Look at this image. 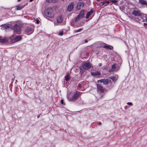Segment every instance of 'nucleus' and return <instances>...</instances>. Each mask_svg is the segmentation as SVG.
I'll return each mask as SVG.
<instances>
[{"mask_svg": "<svg viewBox=\"0 0 147 147\" xmlns=\"http://www.w3.org/2000/svg\"><path fill=\"white\" fill-rule=\"evenodd\" d=\"M45 17L49 19V18H53L54 14L53 9L50 8H48L44 11Z\"/></svg>", "mask_w": 147, "mask_h": 147, "instance_id": "obj_1", "label": "nucleus"}, {"mask_svg": "<svg viewBox=\"0 0 147 147\" xmlns=\"http://www.w3.org/2000/svg\"><path fill=\"white\" fill-rule=\"evenodd\" d=\"M71 92H69L67 95V98L70 101H75V100L80 95V92L77 91L72 96L71 95Z\"/></svg>", "mask_w": 147, "mask_h": 147, "instance_id": "obj_2", "label": "nucleus"}, {"mask_svg": "<svg viewBox=\"0 0 147 147\" xmlns=\"http://www.w3.org/2000/svg\"><path fill=\"white\" fill-rule=\"evenodd\" d=\"M91 66V65L90 63L87 62L83 63L82 65L83 68L85 69H90Z\"/></svg>", "mask_w": 147, "mask_h": 147, "instance_id": "obj_3", "label": "nucleus"}, {"mask_svg": "<svg viewBox=\"0 0 147 147\" xmlns=\"http://www.w3.org/2000/svg\"><path fill=\"white\" fill-rule=\"evenodd\" d=\"M34 31V30L31 28L28 27L25 30L26 34L27 35H29L32 34Z\"/></svg>", "mask_w": 147, "mask_h": 147, "instance_id": "obj_4", "label": "nucleus"}, {"mask_svg": "<svg viewBox=\"0 0 147 147\" xmlns=\"http://www.w3.org/2000/svg\"><path fill=\"white\" fill-rule=\"evenodd\" d=\"M84 14V11L83 10L81 11L79 14L78 16L76 19L75 20V21L77 22L82 18Z\"/></svg>", "mask_w": 147, "mask_h": 147, "instance_id": "obj_5", "label": "nucleus"}, {"mask_svg": "<svg viewBox=\"0 0 147 147\" xmlns=\"http://www.w3.org/2000/svg\"><path fill=\"white\" fill-rule=\"evenodd\" d=\"M84 14V11L83 10L81 11L79 14L78 16L76 19L75 20V21L77 22L82 18Z\"/></svg>", "mask_w": 147, "mask_h": 147, "instance_id": "obj_6", "label": "nucleus"}, {"mask_svg": "<svg viewBox=\"0 0 147 147\" xmlns=\"http://www.w3.org/2000/svg\"><path fill=\"white\" fill-rule=\"evenodd\" d=\"M14 30L17 32L18 34H20V27L17 24L15 25L13 27Z\"/></svg>", "mask_w": 147, "mask_h": 147, "instance_id": "obj_7", "label": "nucleus"}, {"mask_svg": "<svg viewBox=\"0 0 147 147\" xmlns=\"http://www.w3.org/2000/svg\"><path fill=\"white\" fill-rule=\"evenodd\" d=\"M96 86L98 91L101 92H104V89L102 86L98 84H97Z\"/></svg>", "mask_w": 147, "mask_h": 147, "instance_id": "obj_8", "label": "nucleus"}, {"mask_svg": "<svg viewBox=\"0 0 147 147\" xmlns=\"http://www.w3.org/2000/svg\"><path fill=\"white\" fill-rule=\"evenodd\" d=\"M132 14L136 16H139L141 15V13L140 11L135 10L133 11Z\"/></svg>", "mask_w": 147, "mask_h": 147, "instance_id": "obj_9", "label": "nucleus"}, {"mask_svg": "<svg viewBox=\"0 0 147 147\" xmlns=\"http://www.w3.org/2000/svg\"><path fill=\"white\" fill-rule=\"evenodd\" d=\"M84 5V3L81 2H79L77 5V8L78 10H80Z\"/></svg>", "mask_w": 147, "mask_h": 147, "instance_id": "obj_10", "label": "nucleus"}, {"mask_svg": "<svg viewBox=\"0 0 147 147\" xmlns=\"http://www.w3.org/2000/svg\"><path fill=\"white\" fill-rule=\"evenodd\" d=\"M8 40L7 38L0 36V42L2 43H5L7 42Z\"/></svg>", "mask_w": 147, "mask_h": 147, "instance_id": "obj_11", "label": "nucleus"}, {"mask_svg": "<svg viewBox=\"0 0 147 147\" xmlns=\"http://www.w3.org/2000/svg\"><path fill=\"white\" fill-rule=\"evenodd\" d=\"M62 17V15H60L57 18V21L58 23H59L62 22L63 21Z\"/></svg>", "mask_w": 147, "mask_h": 147, "instance_id": "obj_12", "label": "nucleus"}, {"mask_svg": "<svg viewBox=\"0 0 147 147\" xmlns=\"http://www.w3.org/2000/svg\"><path fill=\"white\" fill-rule=\"evenodd\" d=\"M91 74L93 76H97L100 75L101 72L100 71H98L96 72H91Z\"/></svg>", "mask_w": 147, "mask_h": 147, "instance_id": "obj_13", "label": "nucleus"}, {"mask_svg": "<svg viewBox=\"0 0 147 147\" xmlns=\"http://www.w3.org/2000/svg\"><path fill=\"white\" fill-rule=\"evenodd\" d=\"M116 65L115 64H113L112 65L111 69L109 70V72H110L115 71L116 69Z\"/></svg>", "mask_w": 147, "mask_h": 147, "instance_id": "obj_14", "label": "nucleus"}, {"mask_svg": "<svg viewBox=\"0 0 147 147\" xmlns=\"http://www.w3.org/2000/svg\"><path fill=\"white\" fill-rule=\"evenodd\" d=\"M111 80L108 79H104L103 84L104 85H108L109 83H110Z\"/></svg>", "mask_w": 147, "mask_h": 147, "instance_id": "obj_15", "label": "nucleus"}, {"mask_svg": "<svg viewBox=\"0 0 147 147\" xmlns=\"http://www.w3.org/2000/svg\"><path fill=\"white\" fill-rule=\"evenodd\" d=\"M73 6L72 3H70L68 7V10L69 11H71L73 8Z\"/></svg>", "mask_w": 147, "mask_h": 147, "instance_id": "obj_16", "label": "nucleus"}, {"mask_svg": "<svg viewBox=\"0 0 147 147\" xmlns=\"http://www.w3.org/2000/svg\"><path fill=\"white\" fill-rule=\"evenodd\" d=\"M21 39V36H17L15 38L14 40L15 42H17L20 40Z\"/></svg>", "mask_w": 147, "mask_h": 147, "instance_id": "obj_17", "label": "nucleus"}, {"mask_svg": "<svg viewBox=\"0 0 147 147\" xmlns=\"http://www.w3.org/2000/svg\"><path fill=\"white\" fill-rule=\"evenodd\" d=\"M103 47L105 49L111 50L113 48L112 46H110L107 44H105Z\"/></svg>", "mask_w": 147, "mask_h": 147, "instance_id": "obj_18", "label": "nucleus"}, {"mask_svg": "<svg viewBox=\"0 0 147 147\" xmlns=\"http://www.w3.org/2000/svg\"><path fill=\"white\" fill-rule=\"evenodd\" d=\"M139 3L142 5H147V3L145 0H139Z\"/></svg>", "mask_w": 147, "mask_h": 147, "instance_id": "obj_19", "label": "nucleus"}, {"mask_svg": "<svg viewBox=\"0 0 147 147\" xmlns=\"http://www.w3.org/2000/svg\"><path fill=\"white\" fill-rule=\"evenodd\" d=\"M93 11L91 9L90 11L88 12L87 13V16H86V19L88 18L89 16L91 15V14L93 13Z\"/></svg>", "mask_w": 147, "mask_h": 147, "instance_id": "obj_20", "label": "nucleus"}, {"mask_svg": "<svg viewBox=\"0 0 147 147\" xmlns=\"http://www.w3.org/2000/svg\"><path fill=\"white\" fill-rule=\"evenodd\" d=\"M23 6L22 5H17L16 7V10H19L23 8Z\"/></svg>", "mask_w": 147, "mask_h": 147, "instance_id": "obj_21", "label": "nucleus"}, {"mask_svg": "<svg viewBox=\"0 0 147 147\" xmlns=\"http://www.w3.org/2000/svg\"><path fill=\"white\" fill-rule=\"evenodd\" d=\"M65 80L66 81H68L70 79V77L69 74H68L65 77Z\"/></svg>", "mask_w": 147, "mask_h": 147, "instance_id": "obj_22", "label": "nucleus"}, {"mask_svg": "<svg viewBox=\"0 0 147 147\" xmlns=\"http://www.w3.org/2000/svg\"><path fill=\"white\" fill-rule=\"evenodd\" d=\"M111 78L115 82L118 79V77L116 76L112 77Z\"/></svg>", "mask_w": 147, "mask_h": 147, "instance_id": "obj_23", "label": "nucleus"}, {"mask_svg": "<svg viewBox=\"0 0 147 147\" xmlns=\"http://www.w3.org/2000/svg\"><path fill=\"white\" fill-rule=\"evenodd\" d=\"M110 2L113 3H116L117 2V1L116 0H111Z\"/></svg>", "mask_w": 147, "mask_h": 147, "instance_id": "obj_24", "label": "nucleus"}, {"mask_svg": "<svg viewBox=\"0 0 147 147\" xmlns=\"http://www.w3.org/2000/svg\"><path fill=\"white\" fill-rule=\"evenodd\" d=\"M63 31H60L59 32V34L60 36H62L63 35Z\"/></svg>", "mask_w": 147, "mask_h": 147, "instance_id": "obj_25", "label": "nucleus"}, {"mask_svg": "<svg viewBox=\"0 0 147 147\" xmlns=\"http://www.w3.org/2000/svg\"><path fill=\"white\" fill-rule=\"evenodd\" d=\"M100 82L101 83H103L104 82V79H101V80H100L98 81V82Z\"/></svg>", "mask_w": 147, "mask_h": 147, "instance_id": "obj_26", "label": "nucleus"}, {"mask_svg": "<svg viewBox=\"0 0 147 147\" xmlns=\"http://www.w3.org/2000/svg\"><path fill=\"white\" fill-rule=\"evenodd\" d=\"M129 17L132 20H134L135 18L133 16H129Z\"/></svg>", "mask_w": 147, "mask_h": 147, "instance_id": "obj_27", "label": "nucleus"}, {"mask_svg": "<svg viewBox=\"0 0 147 147\" xmlns=\"http://www.w3.org/2000/svg\"><path fill=\"white\" fill-rule=\"evenodd\" d=\"M46 1L48 2L51 3L53 2V0H47Z\"/></svg>", "mask_w": 147, "mask_h": 147, "instance_id": "obj_28", "label": "nucleus"}, {"mask_svg": "<svg viewBox=\"0 0 147 147\" xmlns=\"http://www.w3.org/2000/svg\"><path fill=\"white\" fill-rule=\"evenodd\" d=\"M82 30V28H80V29L77 30L76 32H80Z\"/></svg>", "mask_w": 147, "mask_h": 147, "instance_id": "obj_29", "label": "nucleus"}, {"mask_svg": "<svg viewBox=\"0 0 147 147\" xmlns=\"http://www.w3.org/2000/svg\"><path fill=\"white\" fill-rule=\"evenodd\" d=\"M127 104L128 105H132V103L131 102H128Z\"/></svg>", "mask_w": 147, "mask_h": 147, "instance_id": "obj_30", "label": "nucleus"}, {"mask_svg": "<svg viewBox=\"0 0 147 147\" xmlns=\"http://www.w3.org/2000/svg\"><path fill=\"white\" fill-rule=\"evenodd\" d=\"M61 103L63 105V100H61Z\"/></svg>", "mask_w": 147, "mask_h": 147, "instance_id": "obj_31", "label": "nucleus"}, {"mask_svg": "<svg viewBox=\"0 0 147 147\" xmlns=\"http://www.w3.org/2000/svg\"><path fill=\"white\" fill-rule=\"evenodd\" d=\"M78 86L80 88H81L82 87V85L80 84H78Z\"/></svg>", "mask_w": 147, "mask_h": 147, "instance_id": "obj_32", "label": "nucleus"}, {"mask_svg": "<svg viewBox=\"0 0 147 147\" xmlns=\"http://www.w3.org/2000/svg\"><path fill=\"white\" fill-rule=\"evenodd\" d=\"M40 22V21L38 20H36V22L37 23V24H38Z\"/></svg>", "mask_w": 147, "mask_h": 147, "instance_id": "obj_33", "label": "nucleus"}, {"mask_svg": "<svg viewBox=\"0 0 147 147\" xmlns=\"http://www.w3.org/2000/svg\"><path fill=\"white\" fill-rule=\"evenodd\" d=\"M85 43H87L88 42V41L87 40H84Z\"/></svg>", "mask_w": 147, "mask_h": 147, "instance_id": "obj_34", "label": "nucleus"}, {"mask_svg": "<svg viewBox=\"0 0 147 147\" xmlns=\"http://www.w3.org/2000/svg\"><path fill=\"white\" fill-rule=\"evenodd\" d=\"M105 2H106L107 3H109V1H105Z\"/></svg>", "mask_w": 147, "mask_h": 147, "instance_id": "obj_35", "label": "nucleus"}, {"mask_svg": "<svg viewBox=\"0 0 147 147\" xmlns=\"http://www.w3.org/2000/svg\"><path fill=\"white\" fill-rule=\"evenodd\" d=\"M98 65L99 66H101L102 65V64L101 63H99L98 64Z\"/></svg>", "mask_w": 147, "mask_h": 147, "instance_id": "obj_36", "label": "nucleus"}, {"mask_svg": "<svg viewBox=\"0 0 147 147\" xmlns=\"http://www.w3.org/2000/svg\"><path fill=\"white\" fill-rule=\"evenodd\" d=\"M105 2H102V5H103L104 4H105Z\"/></svg>", "mask_w": 147, "mask_h": 147, "instance_id": "obj_37", "label": "nucleus"}, {"mask_svg": "<svg viewBox=\"0 0 147 147\" xmlns=\"http://www.w3.org/2000/svg\"><path fill=\"white\" fill-rule=\"evenodd\" d=\"M146 22H147V17L146 18Z\"/></svg>", "mask_w": 147, "mask_h": 147, "instance_id": "obj_38", "label": "nucleus"}, {"mask_svg": "<svg viewBox=\"0 0 147 147\" xmlns=\"http://www.w3.org/2000/svg\"><path fill=\"white\" fill-rule=\"evenodd\" d=\"M101 124V123L100 122L99 123V124H99V125H100Z\"/></svg>", "mask_w": 147, "mask_h": 147, "instance_id": "obj_39", "label": "nucleus"}, {"mask_svg": "<svg viewBox=\"0 0 147 147\" xmlns=\"http://www.w3.org/2000/svg\"><path fill=\"white\" fill-rule=\"evenodd\" d=\"M40 117V115H38V118Z\"/></svg>", "mask_w": 147, "mask_h": 147, "instance_id": "obj_40", "label": "nucleus"}, {"mask_svg": "<svg viewBox=\"0 0 147 147\" xmlns=\"http://www.w3.org/2000/svg\"><path fill=\"white\" fill-rule=\"evenodd\" d=\"M144 24L145 25V24H146L147 25V24H145V23H144Z\"/></svg>", "mask_w": 147, "mask_h": 147, "instance_id": "obj_41", "label": "nucleus"}, {"mask_svg": "<svg viewBox=\"0 0 147 147\" xmlns=\"http://www.w3.org/2000/svg\"><path fill=\"white\" fill-rule=\"evenodd\" d=\"M21 0H18V1L19 2Z\"/></svg>", "mask_w": 147, "mask_h": 147, "instance_id": "obj_42", "label": "nucleus"}, {"mask_svg": "<svg viewBox=\"0 0 147 147\" xmlns=\"http://www.w3.org/2000/svg\"><path fill=\"white\" fill-rule=\"evenodd\" d=\"M146 6H147V5Z\"/></svg>", "mask_w": 147, "mask_h": 147, "instance_id": "obj_43", "label": "nucleus"}]
</instances>
